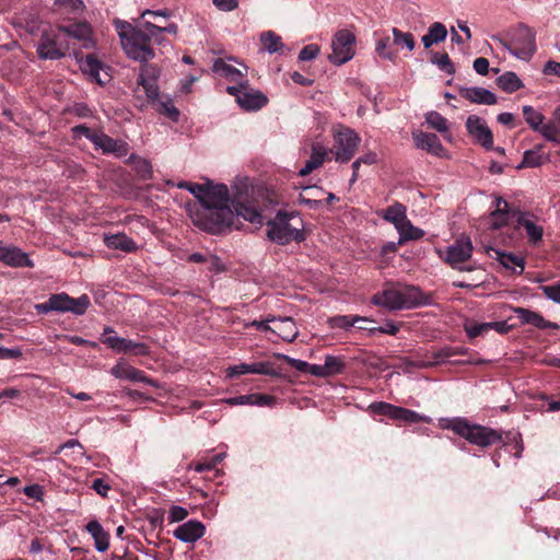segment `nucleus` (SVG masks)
<instances>
[{
	"label": "nucleus",
	"instance_id": "72a5a7b5",
	"mask_svg": "<svg viewBox=\"0 0 560 560\" xmlns=\"http://www.w3.org/2000/svg\"><path fill=\"white\" fill-rule=\"evenodd\" d=\"M105 244L108 248L120 249L126 253H132L137 249V244L126 234H114L105 237Z\"/></svg>",
	"mask_w": 560,
	"mask_h": 560
},
{
	"label": "nucleus",
	"instance_id": "cd10ccee",
	"mask_svg": "<svg viewBox=\"0 0 560 560\" xmlns=\"http://www.w3.org/2000/svg\"><path fill=\"white\" fill-rule=\"evenodd\" d=\"M515 224L517 229L523 228L526 231L528 241L532 244H537L541 241L544 229L541 225L536 224L528 213H518Z\"/></svg>",
	"mask_w": 560,
	"mask_h": 560
},
{
	"label": "nucleus",
	"instance_id": "a878e982",
	"mask_svg": "<svg viewBox=\"0 0 560 560\" xmlns=\"http://www.w3.org/2000/svg\"><path fill=\"white\" fill-rule=\"evenodd\" d=\"M276 401V397L268 394H246L230 397L225 400V402L230 406L237 405H250V406H271Z\"/></svg>",
	"mask_w": 560,
	"mask_h": 560
},
{
	"label": "nucleus",
	"instance_id": "9b49d317",
	"mask_svg": "<svg viewBox=\"0 0 560 560\" xmlns=\"http://www.w3.org/2000/svg\"><path fill=\"white\" fill-rule=\"evenodd\" d=\"M361 138L350 128H341L335 135V160L348 163L358 151Z\"/></svg>",
	"mask_w": 560,
	"mask_h": 560
},
{
	"label": "nucleus",
	"instance_id": "6e6d98bb",
	"mask_svg": "<svg viewBox=\"0 0 560 560\" xmlns=\"http://www.w3.org/2000/svg\"><path fill=\"white\" fill-rule=\"evenodd\" d=\"M252 373L268 375V376H279L280 373L277 372L270 362H255L252 363Z\"/></svg>",
	"mask_w": 560,
	"mask_h": 560
},
{
	"label": "nucleus",
	"instance_id": "e433bc0d",
	"mask_svg": "<svg viewBox=\"0 0 560 560\" xmlns=\"http://www.w3.org/2000/svg\"><path fill=\"white\" fill-rule=\"evenodd\" d=\"M324 191L316 186H308L303 189V192L299 196V202L307 206L310 209H318L324 202L320 197Z\"/></svg>",
	"mask_w": 560,
	"mask_h": 560
},
{
	"label": "nucleus",
	"instance_id": "e2e57ef3",
	"mask_svg": "<svg viewBox=\"0 0 560 560\" xmlns=\"http://www.w3.org/2000/svg\"><path fill=\"white\" fill-rule=\"evenodd\" d=\"M188 516V511L178 505H172L168 511V518L171 523L180 522Z\"/></svg>",
	"mask_w": 560,
	"mask_h": 560
},
{
	"label": "nucleus",
	"instance_id": "b1692460",
	"mask_svg": "<svg viewBox=\"0 0 560 560\" xmlns=\"http://www.w3.org/2000/svg\"><path fill=\"white\" fill-rule=\"evenodd\" d=\"M412 136L417 148L425 150L435 156L444 155L445 149L435 133L418 132Z\"/></svg>",
	"mask_w": 560,
	"mask_h": 560
},
{
	"label": "nucleus",
	"instance_id": "7c9ffc66",
	"mask_svg": "<svg viewBox=\"0 0 560 560\" xmlns=\"http://www.w3.org/2000/svg\"><path fill=\"white\" fill-rule=\"evenodd\" d=\"M238 105L246 110H257L268 103V98L261 92H248L243 90L238 96Z\"/></svg>",
	"mask_w": 560,
	"mask_h": 560
},
{
	"label": "nucleus",
	"instance_id": "1a4fd4ad",
	"mask_svg": "<svg viewBox=\"0 0 560 560\" xmlns=\"http://www.w3.org/2000/svg\"><path fill=\"white\" fill-rule=\"evenodd\" d=\"M368 410L373 415L385 416L392 420L405 423H430L431 421L428 416L385 401H374L369 406Z\"/></svg>",
	"mask_w": 560,
	"mask_h": 560
},
{
	"label": "nucleus",
	"instance_id": "f257e3e1",
	"mask_svg": "<svg viewBox=\"0 0 560 560\" xmlns=\"http://www.w3.org/2000/svg\"><path fill=\"white\" fill-rule=\"evenodd\" d=\"M180 189L191 192L199 201L195 224L200 229L219 234L231 224L233 211L229 205V189L224 184H198L182 180L177 184Z\"/></svg>",
	"mask_w": 560,
	"mask_h": 560
},
{
	"label": "nucleus",
	"instance_id": "6e6552de",
	"mask_svg": "<svg viewBox=\"0 0 560 560\" xmlns=\"http://www.w3.org/2000/svg\"><path fill=\"white\" fill-rule=\"evenodd\" d=\"M536 34L525 24H520L504 43L505 48L520 59L528 60L536 52Z\"/></svg>",
	"mask_w": 560,
	"mask_h": 560
},
{
	"label": "nucleus",
	"instance_id": "052dcab7",
	"mask_svg": "<svg viewBox=\"0 0 560 560\" xmlns=\"http://www.w3.org/2000/svg\"><path fill=\"white\" fill-rule=\"evenodd\" d=\"M319 54V47L316 44H310L302 48L299 59L302 61L313 60Z\"/></svg>",
	"mask_w": 560,
	"mask_h": 560
},
{
	"label": "nucleus",
	"instance_id": "c03bdc74",
	"mask_svg": "<svg viewBox=\"0 0 560 560\" xmlns=\"http://www.w3.org/2000/svg\"><path fill=\"white\" fill-rule=\"evenodd\" d=\"M404 323H395L393 320H387L384 325L377 326V327H358L359 329L368 330L370 335H375L377 332L380 334H386L390 336H396L400 328L402 327Z\"/></svg>",
	"mask_w": 560,
	"mask_h": 560
},
{
	"label": "nucleus",
	"instance_id": "680f3d73",
	"mask_svg": "<svg viewBox=\"0 0 560 560\" xmlns=\"http://www.w3.org/2000/svg\"><path fill=\"white\" fill-rule=\"evenodd\" d=\"M127 353H132L136 355H145L149 353V347L142 342H136L130 339L127 341Z\"/></svg>",
	"mask_w": 560,
	"mask_h": 560
},
{
	"label": "nucleus",
	"instance_id": "f03ea898",
	"mask_svg": "<svg viewBox=\"0 0 560 560\" xmlns=\"http://www.w3.org/2000/svg\"><path fill=\"white\" fill-rule=\"evenodd\" d=\"M429 298L416 285L401 282H386L382 291L375 293L371 302L388 311L412 310L428 304Z\"/></svg>",
	"mask_w": 560,
	"mask_h": 560
},
{
	"label": "nucleus",
	"instance_id": "864d4df0",
	"mask_svg": "<svg viewBox=\"0 0 560 560\" xmlns=\"http://www.w3.org/2000/svg\"><path fill=\"white\" fill-rule=\"evenodd\" d=\"M133 167L138 176L142 179H149L152 176V166L150 162L142 158L133 159Z\"/></svg>",
	"mask_w": 560,
	"mask_h": 560
},
{
	"label": "nucleus",
	"instance_id": "4468645a",
	"mask_svg": "<svg viewBox=\"0 0 560 560\" xmlns=\"http://www.w3.org/2000/svg\"><path fill=\"white\" fill-rule=\"evenodd\" d=\"M466 128L478 144L482 145L486 150L493 149L492 131L479 116H468Z\"/></svg>",
	"mask_w": 560,
	"mask_h": 560
},
{
	"label": "nucleus",
	"instance_id": "c85d7f7f",
	"mask_svg": "<svg viewBox=\"0 0 560 560\" xmlns=\"http://www.w3.org/2000/svg\"><path fill=\"white\" fill-rule=\"evenodd\" d=\"M386 222L392 223L396 230H400L407 218V208L400 202H395L387 207L380 214Z\"/></svg>",
	"mask_w": 560,
	"mask_h": 560
},
{
	"label": "nucleus",
	"instance_id": "2eb2a0df",
	"mask_svg": "<svg viewBox=\"0 0 560 560\" xmlns=\"http://www.w3.org/2000/svg\"><path fill=\"white\" fill-rule=\"evenodd\" d=\"M92 143L96 150H101L104 154H114L116 158H124L129 151L127 142L116 140L102 131H97Z\"/></svg>",
	"mask_w": 560,
	"mask_h": 560
},
{
	"label": "nucleus",
	"instance_id": "c756f323",
	"mask_svg": "<svg viewBox=\"0 0 560 560\" xmlns=\"http://www.w3.org/2000/svg\"><path fill=\"white\" fill-rule=\"evenodd\" d=\"M85 528L93 537L96 550L106 551L109 547V533L103 528L102 524L93 520L86 524Z\"/></svg>",
	"mask_w": 560,
	"mask_h": 560
},
{
	"label": "nucleus",
	"instance_id": "bf43d9fd",
	"mask_svg": "<svg viewBox=\"0 0 560 560\" xmlns=\"http://www.w3.org/2000/svg\"><path fill=\"white\" fill-rule=\"evenodd\" d=\"M541 291L546 298L560 304V283L542 285Z\"/></svg>",
	"mask_w": 560,
	"mask_h": 560
},
{
	"label": "nucleus",
	"instance_id": "09e8293b",
	"mask_svg": "<svg viewBox=\"0 0 560 560\" xmlns=\"http://www.w3.org/2000/svg\"><path fill=\"white\" fill-rule=\"evenodd\" d=\"M431 61H432V63L436 65L441 71H444L447 74L455 73L454 63L452 62L451 58L448 57V55L446 52H443V54L434 52L432 55Z\"/></svg>",
	"mask_w": 560,
	"mask_h": 560
},
{
	"label": "nucleus",
	"instance_id": "412c9836",
	"mask_svg": "<svg viewBox=\"0 0 560 560\" xmlns=\"http://www.w3.org/2000/svg\"><path fill=\"white\" fill-rule=\"evenodd\" d=\"M206 533V527L200 521L190 520L179 525L174 530V537L184 542H195Z\"/></svg>",
	"mask_w": 560,
	"mask_h": 560
},
{
	"label": "nucleus",
	"instance_id": "3c124183",
	"mask_svg": "<svg viewBox=\"0 0 560 560\" xmlns=\"http://www.w3.org/2000/svg\"><path fill=\"white\" fill-rule=\"evenodd\" d=\"M156 80H144L143 78H138L137 83L141 85L147 94V97L153 102H158L159 97V86L155 82Z\"/></svg>",
	"mask_w": 560,
	"mask_h": 560
},
{
	"label": "nucleus",
	"instance_id": "393cba45",
	"mask_svg": "<svg viewBox=\"0 0 560 560\" xmlns=\"http://www.w3.org/2000/svg\"><path fill=\"white\" fill-rule=\"evenodd\" d=\"M459 95L475 104L494 105L498 102L495 94L485 88H460Z\"/></svg>",
	"mask_w": 560,
	"mask_h": 560
},
{
	"label": "nucleus",
	"instance_id": "5701e85b",
	"mask_svg": "<svg viewBox=\"0 0 560 560\" xmlns=\"http://www.w3.org/2000/svg\"><path fill=\"white\" fill-rule=\"evenodd\" d=\"M514 313L523 325H532L538 329H559L557 323L547 320L541 314L524 307H515Z\"/></svg>",
	"mask_w": 560,
	"mask_h": 560
},
{
	"label": "nucleus",
	"instance_id": "aec40b11",
	"mask_svg": "<svg viewBox=\"0 0 560 560\" xmlns=\"http://www.w3.org/2000/svg\"><path fill=\"white\" fill-rule=\"evenodd\" d=\"M0 261L14 267H33V261L28 258L27 254L14 246H4L0 242Z\"/></svg>",
	"mask_w": 560,
	"mask_h": 560
},
{
	"label": "nucleus",
	"instance_id": "4be33fe9",
	"mask_svg": "<svg viewBox=\"0 0 560 560\" xmlns=\"http://www.w3.org/2000/svg\"><path fill=\"white\" fill-rule=\"evenodd\" d=\"M110 373L116 378L129 380L132 382H143L156 386L155 382L148 377L143 371L138 370L124 361H119L116 365H114Z\"/></svg>",
	"mask_w": 560,
	"mask_h": 560
},
{
	"label": "nucleus",
	"instance_id": "f704fd0d",
	"mask_svg": "<svg viewBox=\"0 0 560 560\" xmlns=\"http://www.w3.org/2000/svg\"><path fill=\"white\" fill-rule=\"evenodd\" d=\"M213 70L221 75L229 79L231 82H240L247 80L246 73L242 72L237 68L226 63L223 59H217L213 63Z\"/></svg>",
	"mask_w": 560,
	"mask_h": 560
},
{
	"label": "nucleus",
	"instance_id": "7ed1b4c3",
	"mask_svg": "<svg viewBox=\"0 0 560 560\" xmlns=\"http://www.w3.org/2000/svg\"><path fill=\"white\" fill-rule=\"evenodd\" d=\"M114 24L121 46L129 58L139 61H149L154 58V50L151 47L153 35L144 25L143 28H136L121 20H115Z\"/></svg>",
	"mask_w": 560,
	"mask_h": 560
},
{
	"label": "nucleus",
	"instance_id": "338daca9",
	"mask_svg": "<svg viewBox=\"0 0 560 560\" xmlns=\"http://www.w3.org/2000/svg\"><path fill=\"white\" fill-rule=\"evenodd\" d=\"M207 267L212 272H221L224 270V265L222 264L221 259L212 254H208V257L206 259Z\"/></svg>",
	"mask_w": 560,
	"mask_h": 560
},
{
	"label": "nucleus",
	"instance_id": "37998d69",
	"mask_svg": "<svg viewBox=\"0 0 560 560\" xmlns=\"http://www.w3.org/2000/svg\"><path fill=\"white\" fill-rule=\"evenodd\" d=\"M522 112L524 119L529 125V127L535 131L538 130L545 120V116L530 105H524Z\"/></svg>",
	"mask_w": 560,
	"mask_h": 560
},
{
	"label": "nucleus",
	"instance_id": "6ab92c4d",
	"mask_svg": "<svg viewBox=\"0 0 560 560\" xmlns=\"http://www.w3.org/2000/svg\"><path fill=\"white\" fill-rule=\"evenodd\" d=\"M233 208L231 210L233 211V220L231 224H229L224 230H230L231 228L238 229V225L235 223V221H238L240 218H243L244 220L250 222V223H261V214L260 212L250 203V202H243L237 199H234L232 201Z\"/></svg>",
	"mask_w": 560,
	"mask_h": 560
},
{
	"label": "nucleus",
	"instance_id": "39448f33",
	"mask_svg": "<svg viewBox=\"0 0 560 560\" xmlns=\"http://www.w3.org/2000/svg\"><path fill=\"white\" fill-rule=\"evenodd\" d=\"M276 358L285 361L295 370L302 373H308L316 377L327 378L330 376L342 374L346 370V362L341 357L327 354L323 365L311 364L308 362L291 358L287 354L276 353Z\"/></svg>",
	"mask_w": 560,
	"mask_h": 560
},
{
	"label": "nucleus",
	"instance_id": "ea45409f",
	"mask_svg": "<svg viewBox=\"0 0 560 560\" xmlns=\"http://www.w3.org/2000/svg\"><path fill=\"white\" fill-rule=\"evenodd\" d=\"M497 83L499 88H501L506 93H513L520 90L523 86L521 79L516 73L508 71L504 72L497 79Z\"/></svg>",
	"mask_w": 560,
	"mask_h": 560
},
{
	"label": "nucleus",
	"instance_id": "ddd939ff",
	"mask_svg": "<svg viewBox=\"0 0 560 560\" xmlns=\"http://www.w3.org/2000/svg\"><path fill=\"white\" fill-rule=\"evenodd\" d=\"M69 46L61 33L45 32L37 45V54L40 59L57 60L66 56Z\"/></svg>",
	"mask_w": 560,
	"mask_h": 560
},
{
	"label": "nucleus",
	"instance_id": "dca6fc26",
	"mask_svg": "<svg viewBox=\"0 0 560 560\" xmlns=\"http://www.w3.org/2000/svg\"><path fill=\"white\" fill-rule=\"evenodd\" d=\"M520 211L510 209L509 203L501 197L495 200V209L490 214V226L498 230L509 223H516L517 214Z\"/></svg>",
	"mask_w": 560,
	"mask_h": 560
},
{
	"label": "nucleus",
	"instance_id": "8fccbe9b",
	"mask_svg": "<svg viewBox=\"0 0 560 560\" xmlns=\"http://www.w3.org/2000/svg\"><path fill=\"white\" fill-rule=\"evenodd\" d=\"M393 44L397 46H405L409 50H412L416 46L413 35L411 33H404L400 30L393 28Z\"/></svg>",
	"mask_w": 560,
	"mask_h": 560
},
{
	"label": "nucleus",
	"instance_id": "20e7f679",
	"mask_svg": "<svg viewBox=\"0 0 560 560\" xmlns=\"http://www.w3.org/2000/svg\"><path fill=\"white\" fill-rule=\"evenodd\" d=\"M443 428L452 430L455 434L465 439L470 444L477 445L481 448H487L503 442L501 431L494 430L490 427L470 423L466 418L462 417L446 420Z\"/></svg>",
	"mask_w": 560,
	"mask_h": 560
},
{
	"label": "nucleus",
	"instance_id": "4c0bfd02",
	"mask_svg": "<svg viewBox=\"0 0 560 560\" xmlns=\"http://www.w3.org/2000/svg\"><path fill=\"white\" fill-rule=\"evenodd\" d=\"M359 322L374 323V320L369 319L366 317H361L359 315H337V316L330 317L328 319V324L331 328H341V329H349L350 327H353Z\"/></svg>",
	"mask_w": 560,
	"mask_h": 560
},
{
	"label": "nucleus",
	"instance_id": "a211bd4d",
	"mask_svg": "<svg viewBox=\"0 0 560 560\" xmlns=\"http://www.w3.org/2000/svg\"><path fill=\"white\" fill-rule=\"evenodd\" d=\"M59 32L78 39L81 43V47L89 49L94 46L92 38V28L86 22H74L67 25L59 26Z\"/></svg>",
	"mask_w": 560,
	"mask_h": 560
},
{
	"label": "nucleus",
	"instance_id": "de8ad7c7",
	"mask_svg": "<svg viewBox=\"0 0 560 560\" xmlns=\"http://www.w3.org/2000/svg\"><path fill=\"white\" fill-rule=\"evenodd\" d=\"M155 110L164 115L165 117L170 118L173 121H178L179 119V110L175 107L172 100L166 101H158L155 103Z\"/></svg>",
	"mask_w": 560,
	"mask_h": 560
},
{
	"label": "nucleus",
	"instance_id": "c9c22d12",
	"mask_svg": "<svg viewBox=\"0 0 560 560\" xmlns=\"http://www.w3.org/2000/svg\"><path fill=\"white\" fill-rule=\"evenodd\" d=\"M497 259L505 268L511 269L515 273L521 275L525 268V260L522 256L513 253H504L497 250Z\"/></svg>",
	"mask_w": 560,
	"mask_h": 560
},
{
	"label": "nucleus",
	"instance_id": "13d9d810",
	"mask_svg": "<svg viewBox=\"0 0 560 560\" xmlns=\"http://www.w3.org/2000/svg\"><path fill=\"white\" fill-rule=\"evenodd\" d=\"M140 73L138 78H143L144 80H156L159 77V71L155 66L148 63V61H141Z\"/></svg>",
	"mask_w": 560,
	"mask_h": 560
},
{
	"label": "nucleus",
	"instance_id": "f3484780",
	"mask_svg": "<svg viewBox=\"0 0 560 560\" xmlns=\"http://www.w3.org/2000/svg\"><path fill=\"white\" fill-rule=\"evenodd\" d=\"M77 59L81 71L88 74L92 81L100 85H105L106 82L109 81V74L105 73L106 79L101 77V70L104 69V63L94 54H88L81 57L77 54Z\"/></svg>",
	"mask_w": 560,
	"mask_h": 560
},
{
	"label": "nucleus",
	"instance_id": "79ce46f5",
	"mask_svg": "<svg viewBox=\"0 0 560 560\" xmlns=\"http://www.w3.org/2000/svg\"><path fill=\"white\" fill-rule=\"evenodd\" d=\"M425 121L432 129H435L442 135L448 132L450 128L447 119L435 110H431L425 114Z\"/></svg>",
	"mask_w": 560,
	"mask_h": 560
},
{
	"label": "nucleus",
	"instance_id": "4d7b16f0",
	"mask_svg": "<svg viewBox=\"0 0 560 560\" xmlns=\"http://www.w3.org/2000/svg\"><path fill=\"white\" fill-rule=\"evenodd\" d=\"M144 26L148 31H150L151 35H153V36L162 34V33H168V34L175 35L178 30V27L175 23H171L166 26H159L149 21H145Z\"/></svg>",
	"mask_w": 560,
	"mask_h": 560
},
{
	"label": "nucleus",
	"instance_id": "9d476101",
	"mask_svg": "<svg viewBox=\"0 0 560 560\" xmlns=\"http://www.w3.org/2000/svg\"><path fill=\"white\" fill-rule=\"evenodd\" d=\"M474 252V246L469 236L462 235L450 245L446 250L440 255L442 260L453 269L470 271L471 268L463 267L467 262Z\"/></svg>",
	"mask_w": 560,
	"mask_h": 560
},
{
	"label": "nucleus",
	"instance_id": "49530a36",
	"mask_svg": "<svg viewBox=\"0 0 560 560\" xmlns=\"http://www.w3.org/2000/svg\"><path fill=\"white\" fill-rule=\"evenodd\" d=\"M537 131L540 132L546 140L560 143V127L555 122L553 118L548 124L542 122Z\"/></svg>",
	"mask_w": 560,
	"mask_h": 560
},
{
	"label": "nucleus",
	"instance_id": "0e129e2a",
	"mask_svg": "<svg viewBox=\"0 0 560 560\" xmlns=\"http://www.w3.org/2000/svg\"><path fill=\"white\" fill-rule=\"evenodd\" d=\"M72 133L75 139L83 136L92 142L97 131H93L85 125H77L72 128Z\"/></svg>",
	"mask_w": 560,
	"mask_h": 560
},
{
	"label": "nucleus",
	"instance_id": "58836bf2",
	"mask_svg": "<svg viewBox=\"0 0 560 560\" xmlns=\"http://www.w3.org/2000/svg\"><path fill=\"white\" fill-rule=\"evenodd\" d=\"M397 232L399 233L398 244L402 245L408 241H417L424 236V231L415 226L409 219Z\"/></svg>",
	"mask_w": 560,
	"mask_h": 560
},
{
	"label": "nucleus",
	"instance_id": "423d86ee",
	"mask_svg": "<svg viewBox=\"0 0 560 560\" xmlns=\"http://www.w3.org/2000/svg\"><path fill=\"white\" fill-rule=\"evenodd\" d=\"M292 218H294L293 212L278 211L276 218L267 222L268 238L279 245H287L291 241L303 242L304 232L289 223Z\"/></svg>",
	"mask_w": 560,
	"mask_h": 560
},
{
	"label": "nucleus",
	"instance_id": "69168bd1",
	"mask_svg": "<svg viewBox=\"0 0 560 560\" xmlns=\"http://www.w3.org/2000/svg\"><path fill=\"white\" fill-rule=\"evenodd\" d=\"M148 521L152 528L163 529L164 522V512L162 510H154L152 513L148 514Z\"/></svg>",
	"mask_w": 560,
	"mask_h": 560
},
{
	"label": "nucleus",
	"instance_id": "774afa93",
	"mask_svg": "<svg viewBox=\"0 0 560 560\" xmlns=\"http://www.w3.org/2000/svg\"><path fill=\"white\" fill-rule=\"evenodd\" d=\"M23 492L27 498L35 499L37 501L43 500L44 491L39 485L35 483V485L26 486L24 488Z\"/></svg>",
	"mask_w": 560,
	"mask_h": 560
},
{
	"label": "nucleus",
	"instance_id": "a19ab883",
	"mask_svg": "<svg viewBox=\"0 0 560 560\" xmlns=\"http://www.w3.org/2000/svg\"><path fill=\"white\" fill-rule=\"evenodd\" d=\"M260 42L264 48L270 54L280 52L284 47L281 37L273 31L261 33Z\"/></svg>",
	"mask_w": 560,
	"mask_h": 560
},
{
	"label": "nucleus",
	"instance_id": "bb28decb",
	"mask_svg": "<svg viewBox=\"0 0 560 560\" xmlns=\"http://www.w3.org/2000/svg\"><path fill=\"white\" fill-rule=\"evenodd\" d=\"M545 145L542 143L536 144L533 149L527 150L523 154L521 164L517 170L527 167H539L549 161V154L544 152Z\"/></svg>",
	"mask_w": 560,
	"mask_h": 560
},
{
	"label": "nucleus",
	"instance_id": "2f4dec72",
	"mask_svg": "<svg viewBox=\"0 0 560 560\" xmlns=\"http://www.w3.org/2000/svg\"><path fill=\"white\" fill-rule=\"evenodd\" d=\"M327 156L326 149L319 143L312 144V154L310 160L306 161L304 167H302L299 172L300 176H306L311 174L314 170L322 166L325 159Z\"/></svg>",
	"mask_w": 560,
	"mask_h": 560
},
{
	"label": "nucleus",
	"instance_id": "473e14b6",
	"mask_svg": "<svg viewBox=\"0 0 560 560\" xmlns=\"http://www.w3.org/2000/svg\"><path fill=\"white\" fill-rule=\"evenodd\" d=\"M447 36V30L441 22H434L430 25L427 34L422 36V44L425 49L434 44L444 42Z\"/></svg>",
	"mask_w": 560,
	"mask_h": 560
},
{
	"label": "nucleus",
	"instance_id": "603ef678",
	"mask_svg": "<svg viewBox=\"0 0 560 560\" xmlns=\"http://www.w3.org/2000/svg\"><path fill=\"white\" fill-rule=\"evenodd\" d=\"M127 341H128V339L117 337V336H108V337L102 338V342L104 345H106L108 348L113 349L114 351H116L118 353H127V348H126V346L128 345Z\"/></svg>",
	"mask_w": 560,
	"mask_h": 560
},
{
	"label": "nucleus",
	"instance_id": "f8f14e48",
	"mask_svg": "<svg viewBox=\"0 0 560 560\" xmlns=\"http://www.w3.org/2000/svg\"><path fill=\"white\" fill-rule=\"evenodd\" d=\"M355 37L348 30L338 31L331 40L332 52L328 56L335 65H343L354 56Z\"/></svg>",
	"mask_w": 560,
	"mask_h": 560
},
{
	"label": "nucleus",
	"instance_id": "a18cd8bd",
	"mask_svg": "<svg viewBox=\"0 0 560 560\" xmlns=\"http://www.w3.org/2000/svg\"><path fill=\"white\" fill-rule=\"evenodd\" d=\"M464 330L470 339L482 336L491 330L489 323H477L475 320H466Z\"/></svg>",
	"mask_w": 560,
	"mask_h": 560
},
{
	"label": "nucleus",
	"instance_id": "5fc2aeb1",
	"mask_svg": "<svg viewBox=\"0 0 560 560\" xmlns=\"http://www.w3.org/2000/svg\"><path fill=\"white\" fill-rule=\"evenodd\" d=\"M390 37L385 36L377 40L376 43V52L388 60H394L396 58V54L389 50L390 47Z\"/></svg>",
	"mask_w": 560,
	"mask_h": 560
},
{
	"label": "nucleus",
	"instance_id": "0eeeda50",
	"mask_svg": "<svg viewBox=\"0 0 560 560\" xmlns=\"http://www.w3.org/2000/svg\"><path fill=\"white\" fill-rule=\"evenodd\" d=\"M91 302L86 294L74 299L67 293L51 294L49 299L43 303L36 304L35 310L38 314H47L49 312H71L74 315H83L89 308Z\"/></svg>",
	"mask_w": 560,
	"mask_h": 560
}]
</instances>
